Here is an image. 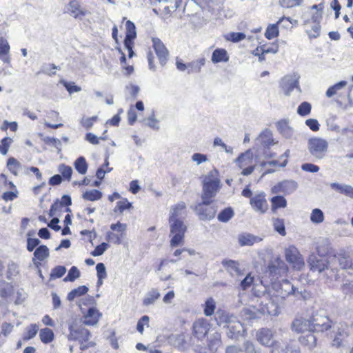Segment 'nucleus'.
<instances>
[{"mask_svg":"<svg viewBox=\"0 0 353 353\" xmlns=\"http://www.w3.org/2000/svg\"><path fill=\"white\" fill-rule=\"evenodd\" d=\"M291 330L301 334L299 337L301 345L309 349L316 346L317 339L313 332L311 314H302L296 316L292 322Z\"/></svg>","mask_w":353,"mask_h":353,"instance_id":"1","label":"nucleus"},{"mask_svg":"<svg viewBox=\"0 0 353 353\" xmlns=\"http://www.w3.org/2000/svg\"><path fill=\"white\" fill-rule=\"evenodd\" d=\"M81 321H72L68 325V341L77 342L81 351L95 347L91 332L85 327Z\"/></svg>","mask_w":353,"mask_h":353,"instance_id":"2","label":"nucleus"},{"mask_svg":"<svg viewBox=\"0 0 353 353\" xmlns=\"http://www.w3.org/2000/svg\"><path fill=\"white\" fill-rule=\"evenodd\" d=\"M185 204L182 202L173 208V212L169 219L170 223V234L172 236L170 245L172 248L181 245L184 243L185 233L187 228L183 221L177 218L179 211L184 210Z\"/></svg>","mask_w":353,"mask_h":353,"instance_id":"3","label":"nucleus"},{"mask_svg":"<svg viewBox=\"0 0 353 353\" xmlns=\"http://www.w3.org/2000/svg\"><path fill=\"white\" fill-rule=\"evenodd\" d=\"M312 10H315L310 19L305 20L303 26L304 31L310 40L318 38L321 34V21L323 18V10L324 9V3L313 5L310 7Z\"/></svg>","mask_w":353,"mask_h":353,"instance_id":"4","label":"nucleus"},{"mask_svg":"<svg viewBox=\"0 0 353 353\" xmlns=\"http://www.w3.org/2000/svg\"><path fill=\"white\" fill-rule=\"evenodd\" d=\"M123 25L125 26V36L123 40V43L126 49L128 50V57L132 58L134 56L133 48L134 46V41L137 38L136 26L134 23L127 19L125 17H123L121 21V28Z\"/></svg>","mask_w":353,"mask_h":353,"instance_id":"5","label":"nucleus"},{"mask_svg":"<svg viewBox=\"0 0 353 353\" xmlns=\"http://www.w3.org/2000/svg\"><path fill=\"white\" fill-rule=\"evenodd\" d=\"M236 163L238 167L242 170L241 174L243 176L251 174L256 166L251 150H248L241 154L236 159Z\"/></svg>","mask_w":353,"mask_h":353,"instance_id":"6","label":"nucleus"},{"mask_svg":"<svg viewBox=\"0 0 353 353\" xmlns=\"http://www.w3.org/2000/svg\"><path fill=\"white\" fill-rule=\"evenodd\" d=\"M213 201L202 200L195 206V211L201 220L210 221L214 219L216 214V206Z\"/></svg>","mask_w":353,"mask_h":353,"instance_id":"7","label":"nucleus"},{"mask_svg":"<svg viewBox=\"0 0 353 353\" xmlns=\"http://www.w3.org/2000/svg\"><path fill=\"white\" fill-rule=\"evenodd\" d=\"M110 230L107 232L106 240L116 245L121 244L125 235L127 224L118 221L110 225Z\"/></svg>","mask_w":353,"mask_h":353,"instance_id":"8","label":"nucleus"},{"mask_svg":"<svg viewBox=\"0 0 353 353\" xmlns=\"http://www.w3.org/2000/svg\"><path fill=\"white\" fill-rule=\"evenodd\" d=\"M220 188V181L217 179L207 177L203 183L202 200L213 201Z\"/></svg>","mask_w":353,"mask_h":353,"instance_id":"9","label":"nucleus"},{"mask_svg":"<svg viewBox=\"0 0 353 353\" xmlns=\"http://www.w3.org/2000/svg\"><path fill=\"white\" fill-rule=\"evenodd\" d=\"M286 261L296 270H301L305 266V262L299 251L294 246H290L285 251Z\"/></svg>","mask_w":353,"mask_h":353,"instance_id":"10","label":"nucleus"},{"mask_svg":"<svg viewBox=\"0 0 353 353\" xmlns=\"http://www.w3.org/2000/svg\"><path fill=\"white\" fill-rule=\"evenodd\" d=\"M314 334L315 332H324L332 327V321L326 315L318 314H311Z\"/></svg>","mask_w":353,"mask_h":353,"instance_id":"11","label":"nucleus"},{"mask_svg":"<svg viewBox=\"0 0 353 353\" xmlns=\"http://www.w3.org/2000/svg\"><path fill=\"white\" fill-rule=\"evenodd\" d=\"M327 148L328 143L325 139L312 138L309 141V150L310 153L319 159H321L325 155Z\"/></svg>","mask_w":353,"mask_h":353,"instance_id":"12","label":"nucleus"},{"mask_svg":"<svg viewBox=\"0 0 353 353\" xmlns=\"http://www.w3.org/2000/svg\"><path fill=\"white\" fill-rule=\"evenodd\" d=\"M257 341L265 347H277L279 342L274 339V333L272 330L263 327L259 329L256 334Z\"/></svg>","mask_w":353,"mask_h":353,"instance_id":"13","label":"nucleus"},{"mask_svg":"<svg viewBox=\"0 0 353 353\" xmlns=\"http://www.w3.org/2000/svg\"><path fill=\"white\" fill-rule=\"evenodd\" d=\"M152 48L157 56V58L163 66L165 65L169 59V51L162 42L157 37L152 38Z\"/></svg>","mask_w":353,"mask_h":353,"instance_id":"14","label":"nucleus"},{"mask_svg":"<svg viewBox=\"0 0 353 353\" xmlns=\"http://www.w3.org/2000/svg\"><path fill=\"white\" fill-rule=\"evenodd\" d=\"M250 204L255 211L265 214L268 210V203L266 199V194L262 192L253 196L250 200Z\"/></svg>","mask_w":353,"mask_h":353,"instance_id":"15","label":"nucleus"},{"mask_svg":"<svg viewBox=\"0 0 353 353\" xmlns=\"http://www.w3.org/2000/svg\"><path fill=\"white\" fill-rule=\"evenodd\" d=\"M279 44L272 43L270 46L268 47L266 44L257 46L251 53L253 56L257 57L259 62L265 61V54L268 53L276 54L279 51Z\"/></svg>","mask_w":353,"mask_h":353,"instance_id":"16","label":"nucleus"},{"mask_svg":"<svg viewBox=\"0 0 353 353\" xmlns=\"http://www.w3.org/2000/svg\"><path fill=\"white\" fill-rule=\"evenodd\" d=\"M268 270L272 276L278 278L282 274L287 273L288 268L285 262L278 257L268 264Z\"/></svg>","mask_w":353,"mask_h":353,"instance_id":"17","label":"nucleus"},{"mask_svg":"<svg viewBox=\"0 0 353 353\" xmlns=\"http://www.w3.org/2000/svg\"><path fill=\"white\" fill-rule=\"evenodd\" d=\"M67 10L68 12L75 19H82L88 13L78 0L70 1Z\"/></svg>","mask_w":353,"mask_h":353,"instance_id":"18","label":"nucleus"},{"mask_svg":"<svg viewBox=\"0 0 353 353\" xmlns=\"http://www.w3.org/2000/svg\"><path fill=\"white\" fill-rule=\"evenodd\" d=\"M308 263L311 270L314 272L318 271L319 272L327 269L329 265L327 259L323 256H317L316 255H310L308 259Z\"/></svg>","mask_w":353,"mask_h":353,"instance_id":"19","label":"nucleus"},{"mask_svg":"<svg viewBox=\"0 0 353 353\" xmlns=\"http://www.w3.org/2000/svg\"><path fill=\"white\" fill-rule=\"evenodd\" d=\"M209 326L205 319H198L193 323V334L199 339H203L208 333Z\"/></svg>","mask_w":353,"mask_h":353,"instance_id":"20","label":"nucleus"},{"mask_svg":"<svg viewBox=\"0 0 353 353\" xmlns=\"http://www.w3.org/2000/svg\"><path fill=\"white\" fill-rule=\"evenodd\" d=\"M48 248L45 245L38 246L34 252L32 262L37 268L41 265V263L49 256Z\"/></svg>","mask_w":353,"mask_h":353,"instance_id":"21","label":"nucleus"},{"mask_svg":"<svg viewBox=\"0 0 353 353\" xmlns=\"http://www.w3.org/2000/svg\"><path fill=\"white\" fill-rule=\"evenodd\" d=\"M101 313L96 307H90L83 315V321L85 325L93 326L97 324Z\"/></svg>","mask_w":353,"mask_h":353,"instance_id":"22","label":"nucleus"},{"mask_svg":"<svg viewBox=\"0 0 353 353\" xmlns=\"http://www.w3.org/2000/svg\"><path fill=\"white\" fill-rule=\"evenodd\" d=\"M71 204H72L71 197L69 195H63L61 197V201L55 202L51 205L50 212H49V215L50 216H53L56 215L57 212L58 211H60L61 209L63 206L68 207ZM65 212H71V211H70V208H66Z\"/></svg>","mask_w":353,"mask_h":353,"instance_id":"23","label":"nucleus"},{"mask_svg":"<svg viewBox=\"0 0 353 353\" xmlns=\"http://www.w3.org/2000/svg\"><path fill=\"white\" fill-rule=\"evenodd\" d=\"M286 21L290 23H292V20L290 17H281L276 23L272 24L268 26L265 32V37L266 39L270 40L279 36V28L278 25L281 23L283 21Z\"/></svg>","mask_w":353,"mask_h":353,"instance_id":"24","label":"nucleus"},{"mask_svg":"<svg viewBox=\"0 0 353 353\" xmlns=\"http://www.w3.org/2000/svg\"><path fill=\"white\" fill-rule=\"evenodd\" d=\"M10 46L7 39L0 37V59L3 62L6 63L10 62Z\"/></svg>","mask_w":353,"mask_h":353,"instance_id":"25","label":"nucleus"},{"mask_svg":"<svg viewBox=\"0 0 353 353\" xmlns=\"http://www.w3.org/2000/svg\"><path fill=\"white\" fill-rule=\"evenodd\" d=\"M230 57L227 50L224 48H216L212 54L211 61L213 63H218L221 62H228Z\"/></svg>","mask_w":353,"mask_h":353,"instance_id":"26","label":"nucleus"},{"mask_svg":"<svg viewBox=\"0 0 353 353\" xmlns=\"http://www.w3.org/2000/svg\"><path fill=\"white\" fill-rule=\"evenodd\" d=\"M271 211L276 213L280 208H285L287 206V200L283 196H274L270 199Z\"/></svg>","mask_w":353,"mask_h":353,"instance_id":"27","label":"nucleus"},{"mask_svg":"<svg viewBox=\"0 0 353 353\" xmlns=\"http://www.w3.org/2000/svg\"><path fill=\"white\" fill-rule=\"evenodd\" d=\"M181 3V0H165L163 5V10L165 14H171L177 10Z\"/></svg>","mask_w":353,"mask_h":353,"instance_id":"28","label":"nucleus"},{"mask_svg":"<svg viewBox=\"0 0 353 353\" xmlns=\"http://www.w3.org/2000/svg\"><path fill=\"white\" fill-rule=\"evenodd\" d=\"M206 59L205 57L199 58L188 63V73H199L201 72L202 67L205 65Z\"/></svg>","mask_w":353,"mask_h":353,"instance_id":"29","label":"nucleus"},{"mask_svg":"<svg viewBox=\"0 0 353 353\" xmlns=\"http://www.w3.org/2000/svg\"><path fill=\"white\" fill-rule=\"evenodd\" d=\"M221 263L226 270L230 272L231 274L234 272L237 275L241 274V270L239 268V263L237 261L231 259H224L222 261Z\"/></svg>","mask_w":353,"mask_h":353,"instance_id":"30","label":"nucleus"},{"mask_svg":"<svg viewBox=\"0 0 353 353\" xmlns=\"http://www.w3.org/2000/svg\"><path fill=\"white\" fill-rule=\"evenodd\" d=\"M74 167L79 174L81 175L85 174L88 168V164L85 158L84 157H78L74 162Z\"/></svg>","mask_w":353,"mask_h":353,"instance_id":"31","label":"nucleus"},{"mask_svg":"<svg viewBox=\"0 0 353 353\" xmlns=\"http://www.w3.org/2000/svg\"><path fill=\"white\" fill-rule=\"evenodd\" d=\"M39 338L44 344H48L54 339V332L48 327L42 328L39 330Z\"/></svg>","mask_w":353,"mask_h":353,"instance_id":"32","label":"nucleus"},{"mask_svg":"<svg viewBox=\"0 0 353 353\" xmlns=\"http://www.w3.org/2000/svg\"><path fill=\"white\" fill-rule=\"evenodd\" d=\"M132 208V203L129 202L128 199L123 198L121 200L117 202L113 211L116 214H122L126 210Z\"/></svg>","mask_w":353,"mask_h":353,"instance_id":"33","label":"nucleus"},{"mask_svg":"<svg viewBox=\"0 0 353 353\" xmlns=\"http://www.w3.org/2000/svg\"><path fill=\"white\" fill-rule=\"evenodd\" d=\"M39 331V325L36 323H32L29 325L25 330V332L22 336V340L23 341H28L37 335Z\"/></svg>","mask_w":353,"mask_h":353,"instance_id":"34","label":"nucleus"},{"mask_svg":"<svg viewBox=\"0 0 353 353\" xmlns=\"http://www.w3.org/2000/svg\"><path fill=\"white\" fill-rule=\"evenodd\" d=\"M58 171L64 181H70L73 173L72 169L70 165L61 163L58 167Z\"/></svg>","mask_w":353,"mask_h":353,"instance_id":"35","label":"nucleus"},{"mask_svg":"<svg viewBox=\"0 0 353 353\" xmlns=\"http://www.w3.org/2000/svg\"><path fill=\"white\" fill-rule=\"evenodd\" d=\"M238 239L241 246L252 245L257 241V237L250 234H240Z\"/></svg>","mask_w":353,"mask_h":353,"instance_id":"36","label":"nucleus"},{"mask_svg":"<svg viewBox=\"0 0 353 353\" xmlns=\"http://www.w3.org/2000/svg\"><path fill=\"white\" fill-rule=\"evenodd\" d=\"M161 294L157 289H152L148 293L145 298L143 300V304L145 306L153 304L159 299Z\"/></svg>","mask_w":353,"mask_h":353,"instance_id":"37","label":"nucleus"},{"mask_svg":"<svg viewBox=\"0 0 353 353\" xmlns=\"http://www.w3.org/2000/svg\"><path fill=\"white\" fill-rule=\"evenodd\" d=\"M82 197L84 200L90 201H95L101 199L102 193L98 190H91L85 192Z\"/></svg>","mask_w":353,"mask_h":353,"instance_id":"38","label":"nucleus"},{"mask_svg":"<svg viewBox=\"0 0 353 353\" xmlns=\"http://www.w3.org/2000/svg\"><path fill=\"white\" fill-rule=\"evenodd\" d=\"M7 168L13 175L17 176L21 168V163L15 158L10 157L7 161Z\"/></svg>","mask_w":353,"mask_h":353,"instance_id":"39","label":"nucleus"},{"mask_svg":"<svg viewBox=\"0 0 353 353\" xmlns=\"http://www.w3.org/2000/svg\"><path fill=\"white\" fill-rule=\"evenodd\" d=\"M259 139L261 145L265 148H269L274 143L272 134L268 131L261 133Z\"/></svg>","mask_w":353,"mask_h":353,"instance_id":"40","label":"nucleus"},{"mask_svg":"<svg viewBox=\"0 0 353 353\" xmlns=\"http://www.w3.org/2000/svg\"><path fill=\"white\" fill-rule=\"evenodd\" d=\"M347 85V81H341L340 82L330 86L326 91V96L327 97H332L334 95L338 94L339 90H341Z\"/></svg>","mask_w":353,"mask_h":353,"instance_id":"41","label":"nucleus"},{"mask_svg":"<svg viewBox=\"0 0 353 353\" xmlns=\"http://www.w3.org/2000/svg\"><path fill=\"white\" fill-rule=\"evenodd\" d=\"M88 291V288L85 285L79 286L78 288L72 290L68 294V299L70 301L74 300L76 297L81 296L85 294Z\"/></svg>","mask_w":353,"mask_h":353,"instance_id":"42","label":"nucleus"},{"mask_svg":"<svg viewBox=\"0 0 353 353\" xmlns=\"http://www.w3.org/2000/svg\"><path fill=\"white\" fill-rule=\"evenodd\" d=\"M234 216V211L232 208L228 207L221 210L218 216L217 219L221 222H228Z\"/></svg>","mask_w":353,"mask_h":353,"instance_id":"43","label":"nucleus"},{"mask_svg":"<svg viewBox=\"0 0 353 353\" xmlns=\"http://www.w3.org/2000/svg\"><path fill=\"white\" fill-rule=\"evenodd\" d=\"M216 309V303L213 298L210 297L207 299L204 304V314L207 316H212Z\"/></svg>","mask_w":353,"mask_h":353,"instance_id":"44","label":"nucleus"},{"mask_svg":"<svg viewBox=\"0 0 353 353\" xmlns=\"http://www.w3.org/2000/svg\"><path fill=\"white\" fill-rule=\"evenodd\" d=\"M272 221L274 230L276 231L280 235L285 236L286 231L284 219L281 218H274L273 219Z\"/></svg>","mask_w":353,"mask_h":353,"instance_id":"45","label":"nucleus"},{"mask_svg":"<svg viewBox=\"0 0 353 353\" xmlns=\"http://www.w3.org/2000/svg\"><path fill=\"white\" fill-rule=\"evenodd\" d=\"M13 139L11 137H6L0 141V153L2 155H6L9 151Z\"/></svg>","mask_w":353,"mask_h":353,"instance_id":"46","label":"nucleus"},{"mask_svg":"<svg viewBox=\"0 0 353 353\" xmlns=\"http://www.w3.org/2000/svg\"><path fill=\"white\" fill-rule=\"evenodd\" d=\"M246 37L245 34L243 32H229L224 35V38L226 41H231L232 43H237L245 39Z\"/></svg>","mask_w":353,"mask_h":353,"instance_id":"47","label":"nucleus"},{"mask_svg":"<svg viewBox=\"0 0 353 353\" xmlns=\"http://www.w3.org/2000/svg\"><path fill=\"white\" fill-rule=\"evenodd\" d=\"M346 337L347 334L343 330L337 332L334 335L332 341V345L336 347H341L343 345Z\"/></svg>","mask_w":353,"mask_h":353,"instance_id":"48","label":"nucleus"},{"mask_svg":"<svg viewBox=\"0 0 353 353\" xmlns=\"http://www.w3.org/2000/svg\"><path fill=\"white\" fill-rule=\"evenodd\" d=\"M310 220L314 223H321L324 220V215L322 212L319 208H315L312 211L311 215H310Z\"/></svg>","mask_w":353,"mask_h":353,"instance_id":"49","label":"nucleus"},{"mask_svg":"<svg viewBox=\"0 0 353 353\" xmlns=\"http://www.w3.org/2000/svg\"><path fill=\"white\" fill-rule=\"evenodd\" d=\"M99 118L97 116H92L91 117H83L80 120V124L85 129L88 130L91 128L94 123L98 121Z\"/></svg>","mask_w":353,"mask_h":353,"instance_id":"50","label":"nucleus"},{"mask_svg":"<svg viewBox=\"0 0 353 353\" xmlns=\"http://www.w3.org/2000/svg\"><path fill=\"white\" fill-rule=\"evenodd\" d=\"M80 276V272L79 269L76 266H72L70 270L67 274V276L63 279L65 282L67 281H74L77 279Z\"/></svg>","mask_w":353,"mask_h":353,"instance_id":"51","label":"nucleus"},{"mask_svg":"<svg viewBox=\"0 0 353 353\" xmlns=\"http://www.w3.org/2000/svg\"><path fill=\"white\" fill-rule=\"evenodd\" d=\"M66 272V268L62 265L54 267L50 273V279H55L62 277Z\"/></svg>","mask_w":353,"mask_h":353,"instance_id":"52","label":"nucleus"},{"mask_svg":"<svg viewBox=\"0 0 353 353\" xmlns=\"http://www.w3.org/2000/svg\"><path fill=\"white\" fill-rule=\"evenodd\" d=\"M312 106L310 103L304 101L301 103L297 109V113L300 116H306L308 115L311 112Z\"/></svg>","mask_w":353,"mask_h":353,"instance_id":"53","label":"nucleus"},{"mask_svg":"<svg viewBox=\"0 0 353 353\" xmlns=\"http://www.w3.org/2000/svg\"><path fill=\"white\" fill-rule=\"evenodd\" d=\"M303 1V0H279V4L283 8H291L300 6Z\"/></svg>","mask_w":353,"mask_h":353,"instance_id":"54","label":"nucleus"},{"mask_svg":"<svg viewBox=\"0 0 353 353\" xmlns=\"http://www.w3.org/2000/svg\"><path fill=\"white\" fill-rule=\"evenodd\" d=\"M18 197V190H10V191H7L3 193L1 198L6 202L13 201Z\"/></svg>","mask_w":353,"mask_h":353,"instance_id":"55","label":"nucleus"},{"mask_svg":"<svg viewBox=\"0 0 353 353\" xmlns=\"http://www.w3.org/2000/svg\"><path fill=\"white\" fill-rule=\"evenodd\" d=\"M149 316L147 315L143 316L139 321L137 325V330L140 334H143L144 330V325L149 326Z\"/></svg>","mask_w":353,"mask_h":353,"instance_id":"56","label":"nucleus"},{"mask_svg":"<svg viewBox=\"0 0 353 353\" xmlns=\"http://www.w3.org/2000/svg\"><path fill=\"white\" fill-rule=\"evenodd\" d=\"M254 282V277L251 275V273L247 274V276L241 281V288L243 290H245L251 287Z\"/></svg>","mask_w":353,"mask_h":353,"instance_id":"57","label":"nucleus"},{"mask_svg":"<svg viewBox=\"0 0 353 353\" xmlns=\"http://www.w3.org/2000/svg\"><path fill=\"white\" fill-rule=\"evenodd\" d=\"M108 243H102L95 247L94 250L91 252V254L94 256H100L104 253V252L108 249Z\"/></svg>","mask_w":353,"mask_h":353,"instance_id":"58","label":"nucleus"},{"mask_svg":"<svg viewBox=\"0 0 353 353\" xmlns=\"http://www.w3.org/2000/svg\"><path fill=\"white\" fill-rule=\"evenodd\" d=\"M61 83L69 93L77 92L81 90V88L75 85L74 82L63 81Z\"/></svg>","mask_w":353,"mask_h":353,"instance_id":"59","label":"nucleus"},{"mask_svg":"<svg viewBox=\"0 0 353 353\" xmlns=\"http://www.w3.org/2000/svg\"><path fill=\"white\" fill-rule=\"evenodd\" d=\"M96 270H97V277L99 281L102 280L106 277L107 274H106V271H105V267L103 263H97V266H96Z\"/></svg>","mask_w":353,"mask_h":353,"instance_id":"60","label":"nucleus"},{"mask_svg":"<svg viewBox=\"0 0 353 353\" xmlns=\"http://www.w3.org/2000/svg\"><path fill=\"white\" fill-rule=\"evenodd\" d=\"M40 243V241L35 238H28L27 239V250L29 252H32Z\"/></svg>","mask_w":353,"mask_h":353,"instance_id":"61","label":"nucleus"},{"mask_svg":"<svg viewBox=\"0 0 353 353\" xmlns=\"http://www.w3.org/2000/svg\"><path fill=\"white\" fill-rule=\"evenodd\" d=\"M0 179L3 181V186L9 190H15L17 189L16 185L10 181L8 179L7 176L5 174L1 173L0 174Z\"/></svg>","mask_w":353,"mask_h":353,"instance_id":"62","label":"nucleus"},{"mask_svg":"<svg viewBox=\"0 0 353 353\" xmlns=\"http://www.w3.org/2000/svg\"><path fill=\"white\" fill-rule=\"evenodd\" d=\"M305 124L309 127L310 130L314 132H316L319 130L320 125L316 119H309L305 121Z\"/></svg>","mask_w":353,"mask_h":353,"instance_id":"63","label":"nucleus"},{"mask_svg":"<svg viewBox=\"0 0 353 353\" xmlns=\"http://www.w3.org/2000/svg\"><path fill=\"white\" fill-rule=\"evenodd\" d=\"M137 119V114L134 107H131L128 111V122L130 125H133Z\"/></svg>","mask_w":353,"mask_h":353,"instance_id":"64","label":"nucleus"}]
</instances>
